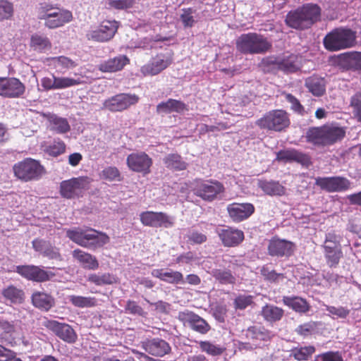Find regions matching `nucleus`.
Returning <instances> with one entry per match:
<instances>
[{
    "label": "nucleus",
    "mask_w": 361,
    "mask_h": 361,
    "mask_svg": "<svg viewBox=\"0 0 361 361\" xmlns=\"http://www.w3.org/2000/svg\"><path fill=\"white\" fill-rule=\"evenodd\" d=\"M214 262L219 264L221 268H212L207 266L208 272L222 285H235L238 281L243 280L245 276V271L247 268L244 260L236 258L234 255L228 254L221 257H216L215 259L208 257L207 262Z\"/></svg>",
    "instance_id": "obj_1"
},
{
    "label": "nucleus",
    "mask_w": 361,
    "mask_h": 361,
    "mask_svg": "<svg viewBox=\"0 0 361 361\" xmlns=\"http://www.w3.org/2000/svg\"><path fill=\"white\" fill-rule=\"evenodd\" d=\"M321 8L317 4H306L290 11L286 17V25L296 30L310 28L320 20Z\"/></svg>",
    "instance_id": "obj_2"
},
{
    "label": "nucleus",
    "mask_w": 361,
    "mask_h": 361,
    "mask_svg": "<svg viewBox=\"0 0 361 361\" xmlns=\"http://www.w3.org/2000/svg\"><path fill=\"white\" fill-rule=\"evenodd\" d=\"M345 130L334 124H326L320 127L310 128L306 132L307 142L317 146L331 145L342 140Z\"/></svg>",
    "instance_id": "obj_3"
},
{
    "label": "nucleus",
    "mask_w": 361,
    "mask_h": 361,
    "mask_svg": "<svg viewBox=\"0 0 361 361\" xmlns=\"http://www.w3.org/2000/svg\"><path fill=\"white\" fill-rule=\"evenodd\" d=\"M356 32L348 27H338L328 32L323 39V45L329 51H338L356 44Z\"/></svg>",
    "instance_id": "obj_4"
},
{
    "label": "nucleus",
    "mask_w": 361,
    "mask_h": 361,
    "mask_svg": "<svg viewBox=\"0 0 361 361\" xmlns=\"http://www.w3.org/2000/svg\"><path fill=\"white\" fill-rule=\"evenodd\" d=\"M271 47V42L266 37L256 32L243 34L236 41L237 50L243 54H263Z\"/></svg>",
    "instance_id": "obj_5"
},
{
    "label": "nucleus",
    "mask_w": 361,
    "mask_h": 361,
    "mask_svg": "<svg viewBox=\"0 0 361 361\" xmlns=\"http://www.w3.org/2000/svg\"><path fill=\"white\" fill-rule=\"evenodd\" d=\"M66 235L78 245L90 249L102 247L109 241L108 235L92 228L69 229L66 231Z\"/></svg>",
    "instance_id": "obj_6"
},
{
    "label": "nucleus",
    "mask_w": 361,
    "mask_h": 361,
    "mask_svg": "<svg viewBox=\"0 0 361 361\" xmlns=\"http://www.w3.org/2000/svg\"><path fill=\"white\" fill-rule=\"evenodd\" d=\"M38 18L44 20V25L49 29H55L71 21V11L54 7L52 4H42L38 11Z\"/></svg>",
    "instance_id": "obj_7"
},
{
    "label": "nucleus",
    "mask_w": 361,
    "mask_h": 361,
    "mask_svg": "<svg viewBox=\"0 0 361 361\" xmlns=\"http://www.w3.org/2000/svg\"><path fill=\"white\" fill-rule=\"evenodd\" d=\"M341 240V237L334 231L327 233L325 235L322 248L326 262L330 268L336 267L343 257Z\"/></svg>",
    "instance_id": "obj_8"
},
{
    "label": "nucleus",
    "mask_w": 361,
    "mask_h": 361,
    "mask_svg": "<svg viewBox=\"0 0 361 361\" xmlns=\"http://www.w3.org/2000/svg\"><path fill=\"white\" fill-rule=\"evenodd\" d=\"M256 125L261 129L281 131L290 125V119L286 111L275 109L267 112L256 121Z\"/></svg>",
    "instance_id": "obj_9"
},
{
    "label": "nucleus",
    "mask_w": 361,
    "mask_h": 361,
    "mask_svg": "<svg viewBox=\"0 0 361 361\" xmlns=\"http://www.w3.org/2000/svg\"><path fill=\"white\" fill-rule=\"evenodd\" d=\"M244 335L255 348L267 345L275 337L274 332L263 325H252L247 327L244 331Z\"/></svg>",
    "instance_id": "obj_10"
},
{
    "label": "nucleus",
    "mask_w": 361,
    "mask_h": 361,
    "mask_svg": "<svg viewBox=\"0 0 361 361\" xmlns=\"http://www.w3.org/2000/svg\"><path fill=\"white\" fill-rule=\"evenodd\" d=\"M13 171L18 178L27 181L40 177L43 173V167L38 161L26 159L16 164Z\"/></svg>",
    "instance_id": "obj_11"
},
{
    "label": "nucleus",
    "mask_w": 361,
    "mask_h": 361,
    "mask_svg": "<svg viewBox=\"0 0 361 361\" xmlns=\"http://www.w3.org/2000/svg\"><path fill=\"white\" fill-rule=\"evenodd\" d=\"M315 185L327 192H344L351 188V182L343 176L317 177Z\"/></svg>",
    "instance_id": "obj_12"
},
{
    "label": "nucleus",
    "mask_w": 361,
    "mask_h": 361,
    "mask_svg": "<svg viewBox=\"0 0 361 361\" xmlns=\"http://www.w3.org/2000/svg\"><path fill=\"white\" fill-rule=\"evenodd\" d=\"M118 27L116 20H104L95 29L88 31L86 36L89 40L96 42H106L115 35Z\"/></svg>",
    "instance_id": "obj_13"
},
{
    "label": "nucleus",
    "mask_w": 361,
    "mask_h": 361,
    "mask_svg": "<svg viewBox=\"0 0 361 361\" xmlns=\"http://www.w3.org/2000/svg\"><path fill=\"white\" fill-rule=\"evenodd\" d=\"M13 271L24 279L35 282H44L54 276L52 272L35 265H18L14 267Z\"/></svg>",
    "instance_id": "obj_14"
},
{
    "label": "nucleus",
    "mask_w": 361,
    "mask_h": 361,
    "mask_svg": "<svg viewBox=\"0 0 361 361\" xmlns=\"http://www.w3.org/2000/svg\"><path fill=\"white\" fill-rule=\"evenodd\" d=\"M142 224L146 226L170 228L174 224V219L164 212H143L140 214Z\"/></svg>",
    "instance_id": "obj_15"
},
{
    "label": "nucleus",
    "mask_w": 361,
    "mask_h": 361,
    "mask_svg": "<svg viewBox=\"0 0 361 361\" xmlns=\"http://www.w3.org/2000/svg\"><path fill=\"white\" fill-rule=\"evenodd\" d=\"M44 326L68 343H74L77 341L75 331L68 324L60 323L56 320H47L44 322Z\"/></svg>",
    "instance_id": "obj_16"
},
{
    "label": "nucleus",
    "mask_w": 361,
    "mask_h": 361,
    "mask_svg": "<svg viewBox=\"0 0 361 361\" xmlns=\"http://www.w3.org/2000/svg\"><path fill=\"white\" fill-rule=\"evenodd\" d=\"M25 91V87L16 78H0V96L6 98L20 97Z\"/></svg>",
    "instance_id": "obj_17"
},
{
    "label": "nucleus",
    "mask_w": 361,
    "mask_h": 361,
    "mask_svg": "<svg viewBox=\"0 0 361 361\" xmlns=\"http://www.w3.org/2000/svg\"><path fill=\"white\" fill-rule=\"evenodd\" d=\"M89 181L87 177L73 178L61 183V194L70 199L79 196L87 188Z\"/></svg>",
    "instance_id": "obj_18"
},
{
    "label": "nucleus",
    "mask_w": 361,
    "mask_h": 361,
    "mask_svg": "<svg viewBox=\"0 0 361 361\" xmlns=\"http://www.w3.org/2000/svg\"><path fill=\"white\" fill-rule=\"evenodd\" d=\"M138 100L135 94H120L106 100L104 106L111 111H121L135 104Z\"/></svg>",
    "instance_id": "obj_19"
},
{
    "label": "nucleus",
    "mask_w": 361,
    "mask_h": 361,
    "mask_svg": "<svg viewBox=\"0 0 361 361\" xmlns=\"http://www.w3.org/2000/svg\"><path fill=\"white\" fill-rule=\"evenodd\" d=\"M128 168L135 172L149 173L152 164V159L143 152H137L129 154L126 159Z\"/></svg>",
    "instance_id": "obj_20"
},
{
    "label": "nucleus",
    "mask_w": 361,
    "mask_h": 361,
    "mask_svg": "<svg viewBox=\"0 0 361 361\" xmlns=\"http://www.w3.org/2000/svg\"><path fill=\"white\" fill-rule=\"evenodd\" d=\"M255 211L252 203L233 202L227 206V212L233 222L239 223L247 219Z\"/></svg>",
    "instance_id": "obj_21"
},
{
    "label": "nucleus",
    "mask_w": 361,
    "mask_h": 361,
    "mask_svg": "<svg viewBox=\"0 0 361 361\" xmlns=\"http://www.w3.org/2000/svg\"><path fill=\"white\" fill-rule=\"evenodd\" d=\"M276 159L285 163L296 162L305 167H309L312 164L311 157L307 154L295 149L280 150L276 154Z\"/></svg>",
    "instance_id": "obj_22"
},
{
    "label": "nucleus",
    "mask_w": 361,
    "mask_h": 361,
    "mask_svg": "<svg viewBox=\"0 0 361 361\" xmlns=\"http://www.w3.org/2000/svg\"><path fill=\"white\" fill-rule=\"evenodd\" d=\"M295 249V245L293 242L281 239H272L269 243L268 252L273 257H288L293 254Z\"/></svg>",
    "instance_id": "obj_23"
},
{
    "label": "nucleus",
    "mask_w": 361,
    "mask_h": 361,
    "mask_svg": "<svg viewBox=\"0 0 361 361\" xmlns=\"http://www.w3.org/2000/svg\"><path fill=\"white\" fill-rule=\"evenodd\" d=\"M336 63L345 70L361 73V52L350 51L341 54L336 57Z\"/></svg>",
    "instance_id": "obj_24"
},
{
    "label": "nucleus",
    "mask_w": 361,
    "mask_h": 361,
    "mask_svg": "<svg viewBox=\"0 0 361 361\" xmlns=\"http://www.w3.org/2000/svg\"><path fill=\"white\" fill-rule=\"evenodd\" d=\"M218 235L224 247H236L244 240V233L239 229L227 227L218 231Z\"/></svg>",
    "instance_id": "obj_25"
},
{
    "label": "nucleus",
    "mask_w": 361,
    "mask_h": 361,
    "mask_svg": "<svg viewBox=\"0 0 361 361\" xmlns=\"http://www.w3.org/2000/svg\"><path fill=\"white\" fill-rule=\"evenodd\" d=\"M142 346L146 352L154 356L162 357L171 351L169 344L159 338L147 339L142 343Z\"/></svg>",
    "instance_id": "obj_26"
},
{
    "label": "nucleus",
    "mask_w": 361,
    "mask_h": 361,
    "mask_svg": "<svg viewBox=\"0 0 361 361\" xmlns=\"http://www.w3.org/2000/svg\"><path fill=\"white\" fill-rule=\"evenodd\" d=\"M257 187L267 195L281 197L286 195V188L278 180L259 179Z\"/></svg>",
    "instance_id": "obj_27"
},
{
    "label": "nucleus",
    "mask_w": 361,
    "mask_h": 361,
    "mask_svg": "<svg viewBox=\"0 0 361 361\" xmlns=\"http://www.w3.org/2000/svg\"><path fill=\"white\" fill-rule=\"evenodd\" d=\"M170 63L169 57L159 55L154 58L147 64L143 66L140 71L144 75H154L166 68Z\"/></svg>",
    "instance_id": "obj_28"
},
{
    "label": "nucleus",
    "mask_w": 361,
    "mask_h": 361,
    "mask_svg": "<svg viewBox=\"0 0 361 361\" xmlns=\"http://www.w3.org/2000/svg\"><path fill=\"white\" fill-rule=\"evenodd\" d=\"M305 86L315 97H322L326 92V81L324 78L318 75H312L305 80Z\"/></svg>",
    "instance_id": "obj_29"
},
{
    "label": "nucleus",
    "mask_w": 361,
    "mask_h": 361,
    "mask_svg": "<svg viewBox=\"0 0 361 361\" xmlns=\"http://www.w3.org/2000/svg\"><path fill=\"white\" fill-rule=\"evenodd\" d=\"M33 249L49 259H59L60 254L59 250L52 246L51 244L43 239L36 238L32 242Z\"/></svg>",
    "instance_id": "obj_30"
},
{
    "label": "nucleus",
    "mask_w": 361,
    "mask_h": 361,
    "mask_svg": "<svg viewBox=\"0 0 361 361\" xmlns=\"http://www.w3.org/2000/svg\"><path fill=\"white\" fill-rule=\"evenodd\" d=\"M282 302L286 306L300 314H306L311 308L307 300L299 296H283Z\"/></svg>",
    "instance_id": "obj_31"
},
{
    "label": "nucleus",
    "mask_w": 361,
    "mask_h": 361,
    "mask_svg": "<svg viewBox=\"0 0 361 361\" xmlns=\"http://www.w3.org/2000/svg\"><path fill=\"white\" fill-rule=\"evenodd\" d=\"M301 68L300 57L293 54L279 56V71L285 73H293Z\"/></svg>",
    "instance_id": "obj_32"
},
{
    "label": "nucleus",
    "mask_w": 361,
    "mask_h": 361,
    "mask_svg": "<svg viewBox=\"0 0 361 361\" xmlns=\"http://www.w3.org/2000/svg\"><path fill=\"white\" fill-rule=\"evenodd\" d=\"M72 255L84 269L95 270L99 267L97 259L90 253L76 249L73 251Z\"/></svg>",
    "instance_id": "obj_33"
},
{
    "label": "nucleus",
    "mask_w": 361,
    "mask_h": 361,
    "mask_svg": "<svg viewBox=\"0 0 361 361\" xmlns=\"http://www.w3.org/2000/svg\"><path fill=\"white\" fill-rule=\"evenodd\" d=\"M224 190V186L221 182L216 180H204V201H214L220 197Z\"/></svg>",
    "instance_id": "obj_34"
},
{
    "label": "nucleus",
    "mask_w": 361,
    "mask_h": 361,
    "mask_svg": "<svg viewBox=\"0 0 361 361\" xmlns=\"http://www.w3.org/2000/svg\"><path fill=\"white\" fill-rule=\"evenodd\" d=\"M260 314L264 321L272 324L283 318L284 310L274 305L267 304L262 307Z\"/></svg>",
    "instance_id": "obj_35"
},
{
    "label": "nucleus",
    "mask_w": 361,
    "mask_h": 361,
    "mask_svg": "<svg viewBox=\"0 0 361 361\" xmlns=\"http://www.w3.org/2000/svg\"><path fill=\"white\" fill-rule=\"evenodd\" d=\"M31 298L35 307L45 311L49 310L55 304L54 298L45 292L36 291Z\"/></svg>",
    "instance_id": "obj_36"
},
{
    "label": "nucleus",
    "mask_w": 361,
    "mask_h": 361,
    "mask_svg": "<svg viewBox=\"0 0 361 361\" xmlns=\"http://www.w3.org/2000/svg\"><path fill=\"white\" fill-rule=\"evenodd\" d=\"M129 59L126 55H119L102 63L99 69L103 72L118 71L129 63Z\"/></svg>",
    "instance_id": "obj_37"
},
{
    "label": "nucleus",
    "mask_w": 361,
    "mask_h": 361,
    "mask_svg": "<svg viewBox=\"0 0 361 361\" xmlns=\"http://www.w3.org/2000/svg\"><path fill=\"white\" fill-rule=\"evenodd\" d=\"M185 108V104L176 99H169L165 102H161L157 106L158 114H170L171 112H181Z\"/></svg>",
    "instance_id": "obj_38"
},
{
    "label": "nucleus",
    "mask_w": 361,
    "mask_h": 361,
    "mask_svg": "<svg viewBox=\"0 0 361 361\" xmlns=\"http://www.w3.org/2000/svg\"><path fill=\"white\" fill-rule=\"evenodd\" d=\"M49 61L50 64L54 66L55 68L59 69L61 73L66 70L72 69L78 66L76 61L64 56L52 57Z\"/></svg>",
    "instance_id": "obj_39"
},
{
    "label": "nucleus",
    "mask_w": 361,
    "mask_h": 361,
    "mask_svg": "<svg viewBox=\"0 0 361 361\" xmlns=\"http://www.w3.org/2000/svg\"><path fill=\"white\" fill-rule=\"evenodd\" d=\"M87 281L97 286L111 285L117 282V278L109 274H91L87 277Z\"/></svg>",
    "instance_id": "obj_40"
},
{
    "label": "nucleus",
    "mask_w": 361,
    "mask_h": 361,
    "mask_svg": "<svg viewBox=\"0 0 361 361\" xmlns=\"http://www.w3.org/2000/svg\"><path fill=\"white\" fill-rule=\"evenodd\" d=\"M30 46L35 51L44 52L51 49V43L48 37L35 34L31 37Z\"/></svg>",
    "instance_id": "obj_41"
},
{
    "label": "nucleus",
    "mask_w": 361,
    "mask_h": 361,
    "mask_svg": "<svg viewBox=\"0 0 361 361\" xmlns=\"http://www.w3.org/2000/svg\"><path fill=\"white\" fill-rule=\"evenodd\" d=\"M4 297L13 303H21L24 300V292L14 286H9L2 291Z\"/></svg>",
    "instance_id": "obj_42"
},
{
    "label": "nucleus",
    "mask_w": 361,
    "mask_h": 361,
    "mask_svg": "<svg viewBox=\"0 0 361 361\" xmlns=\"http://www.w3.org/2000/svg\"><path fill=\"white\" fill-rule=\"evenodd\" d=\"M259 68L265 73L279 71V56H269L263 58L259 63Z\"/></svg>",
    "instance_id": "obj_43"
},
{
    "label": "nucleus",
    "mask_w": 361,
    "mask_h": 361,
    "mask_svg": "<svg viewBox=\"0 0 361 361\" xmlns=\"http://www.w3.org/2000/svg\"><path fill=\"white\" fill-rule=\"evenodd\" d=\"M166 166L174 170H184L186 169V163L176 154H171L164 159Z\"/></svg>",
    "instance_id": "obj_44"
},
{
    "label": "nucleus",
    "mask_w": 361,
    "mask_h": 361,
    "mask_svg": "<svg viewBox=\"0 0 361 361\" xmlns=\"http://www.w3.org/2000/svg\"><path fill=\"white\" fill-rule=\"evenodd\" d=\"M49 122L51 129L59 133H65L70 130V125L66 118L54 115L50 116Z\"/></svg>",
    "instance_id": "obj_45"
},
{
    "label": "nucleus",
    "mask_w": 361,
    "mask_h": 361,
    "mask_svg": "<svg viewBox=\"0 0 361 361\" xmlns=\"http://www.w3.org/2000/svg\"><path fill=\"white\" fill-rule=\"evenodd\" d=\"M260 274L265 281L270 283H277L286 278L284 274L277 273L274 269H271L267 264L264 265L261 268Z\"/></svg>",
    "instance_id": "obj_46"
},
{
    "label": "nucleus",
    "mask_w": 361,
    "mask_h": 361,
    "mask_svg": "<svg viewBox=\"0 0 361 361\" xmlns=\"http://www.w3.org/2000/svg\"><path fill=\"white\" fill-rule=\"evenodd\" d=\"M68 298L74 306L80 308L91 307L97 305V300L92 297L70 295Z\"/></svg>",
    "instance_id": "obj_47"
},
{
    "label": "nucleus",
    "mask_w": 361,
    "mask_h": 361,
    "mask_svg": "<svg viewBox=\"0 0 361 361\" xmlns=\"http://www.w3.org/2000/svg\"><path fill=\"white\" fill-rule=\"evenodd\" d=\"M315 352L313 345L295 348L291 351V355L298 361L307 360Z\"/></svg>",
    "instance_id": "obj_48"
},
{
    "label": "nucleus",
    "mask_w": 361,
    "mask_h": 361,
    "mask_svg": "<svg viewBox=\"0 0 361 361\" xmlns=\"http://www.w3.org/2000/svg\"><path fill=\"white\" fill-rule=\"evenodd\" d=\"M100 176L102 179H104L108 181L121 180L120 171L115 166L106 167L102 171Z\"/></svg>",
    "instance_id": "obj_49"
},
{
    "label": "nucleus",
    "mask_w": 361,
    "mask_h": 361,
    "mask_svg": "<svg viewBox=\"0 0 361 361\" xmlns=\"http://www.w3.org/2000/svg\"><path fill=\"white\" fill-rule=\"evenodd\" d=\"M13 16V4L6 0H0V22L10 20Z\"/></svg>",
    "instance_id": "obj_50"
},
{
    "label": "nucleus",
    "mask_w": 361,
    "mask_h": 361,
    "mask_svg": "<svg viewBox=\"0 0 361 361\" xmlns=\"http://www.w3.org/2000/svg\"><path fill=\"white\" fill-rule=\"evenodd\" d=\"M79 84H80V80L78 79L56 76V90L66 89L70 87L78 85Z\"/></svg>",
    "instance_id": "obj_51"
},
{
    "label": "nucleus",
    "mask_w": 361,
    "mask_h": 361,
    "mask_svg": "<svg viewBox=\"0 0 361 361\" xmlns=\"http://www.w3.org/2000/svg\"><path fill=\"white\" fill-rule=\"evenodd\" d=\"M283 94L284 95L286 100L291 104L290 109L293 111L300 115L304 114L305 109L300 104V101L295 96H293L292 94L286 92H284Z\"/></svg>",
    "instance_id": "obj_52"
},
{
    "label": "nucleus",
    "mask_w": 361,
    "mask_h": 361,
    "mask_svg": "<svg viewBox=\"0 0 361 361\" xmlns=\"http://www.w3.org/2000/svg\"><path fill=\"white\" fill-rule=\"evenodd\" d=\"M317 328V323L315 322H309L304 323L302 324L299 325L296 329L295 332L302 336H307L311 335Z\"/></svg>",
    "instance_id": "obj_53"
},
{
    "label": "nucleus",
    "mask_w": 361,
    "mask_h": 361,
    "mask_svg": "<svg viewBox=\"0 0 361 361\" xmlns=\"http://www.w3.org/2000/svg\"><path fill=\"white\" fill-rule=\"evenodd\" d=\"M66 145L61 140H55L52 144L47 147L46 152L51 156L56 157L64 152Z\"/></svg>",
    "instance_id": "obj_54"
},
{
    "label": "nucleus",
    "mask_w": 361,
    "mask_h": 361,
    "mask_svg": "<svg viewBox=\"0 0 361 361\" xmlns=\"http://www.w3.org/2000/svg\"><path fill=\"white\" fill-rule=\"evenodd\" d=\"M252 295H239L234 300V307L236 310H244L253 302Z\"/></svg>",
    "instance_id": "obj_55"
},
{
    "label": "nucleus",
    "mask_w": 361,
    "mask_h": 361,
    "mask_svg": "<svg viewBox=\"0 0 361 361\" xmlns=\"http://www.w3.org/2000/svg\"><path fill=\"white\" fill-rule=\"evenodd\" d=\"M326 310L331 314L336 316L338 318L345 319L350 314V310L342 306L335 307L331 305L326 306Z\"/></svg>",
    "instance_id": "obj_56"
},
{
    "label": "nucleus",
    "mask_w": 361,
    "mask_h": 361,
    "mask_svg": "<svg viewBox=\"0 0 361 361\" xmlns=\"http://www.w3.org/2000/svg\"><path fill=\"white\" fill-rule=\"evenodd\" d=\"M226 348L224 345H216L210 342L204 341V351L209 355L217 356L222 355Z\"/></svg>",
    "instance_id": "obj_57"
},
{
    "label": "nucleus",
    "mask_w": 361,
    "mask_h": 361,
    "mask_svg": "<svg viewBox=\"0 0 361 361\" xmlns=\"http://www.w3.org/2000/svg\"><path fill=\"white\" fill-rule=\"evenodd\" d=\"M350 106L355 116L361 121V92H357L351 97Z\"/></svg>",
    "instance_id": "obj_58"
},
{
    "label": "nucleus",
    "mask_w": 361,
    "mask_h": 361,
    "mask_svg": "<svg viewBox=\"0 0 361 361\" xmlns=\"http://www.w3.org/2000/svg\"><path fill=\"white\" fill-rule=\"evenodd\" d=\"M135 0H109V5L116 9H127L132 8Z\"/></svg>",
    "instance_id": "obj_59"
},
{
    "label": "nucleus",
    "mask_w": 361,
    "mask_h": 361,
    "mask_svg": "<svg viewBox=\"0 0 361 361\" xmlns=\"http://www.w3.org/2000/svg\"><path fill=\"white\" fill-rule=\"evenodd\" d=\"M183 280V275L178 271L165 270L163 281L170 283H178Z\"/></svg>",
    "instance_id": "obj_60"
},
{
    "label": "nucleus",
    "mask_w": 361,
    "mask_h": 361,
    "mask_svg": "<svg viewBox=\"0 0 361 361\" xmlns=\"http://www.w3.org/2000/svg\"><path fill=\"white\" fill-rule=\"evenodd\" d=\"M125 311L126 313L132 314H137L142 316L144 314L142 308L133 300H128L125 305Z\"/></svg>",
    "instance_id": "obj_61"
},
{
    "label": "nucleus",
    "mask_w": 361,
    "mask_h": 361,
    "mask_svg": "<svg viewBox=\"0 0 361 361\" xmlns=\"http://www.w3.org/2000/svg\"><path fill=\"white\" fill-rule=\"evenodd\" d=\"M315 361H343V358L338 353L329 351L319 355Z\"/></svg>",
    "instance_id": "obj_62"
},
{
    "label": "nucleus",
    "mask_w": 361,
    "mask_h": 361,
    "mask_svg": "<svg viewBox=\"0 0 361 361\" xmlns=\"http://www.w3.org/2000/svg\"><path fill=\"white\" fill-rule=\"evenodd\" d=\"M41 85L44 90H56V76L52 75L51 78L44 77L41 80Z\"/></svg>",
    "instance_id": "obj_63"
},
{
    "label": "nucleus",
    "mask_w": 361,
    "mask_h": 361,
    "mask_svg": "<svg viewBox=\"0 0 361 361\" xmlns=\"http://www.w3.org/2000/svg\"><path fill=\"white\" fill-rule=\"evenodd\" d=\"M212 310H213V314L215 317V318L218 321H219L221 322H224L226 312H227L226 306L217 305L214 308H212Z\"/></svg>",
    "instance_id": "obj_64"
}]
</instances>
